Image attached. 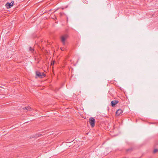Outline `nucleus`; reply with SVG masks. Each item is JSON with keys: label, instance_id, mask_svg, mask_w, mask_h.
Segmentation results:
<instances>
[{"label": "nucleus", "instance_id": "f03ea898", "mask_svg": "<svg viewBox=\"0 0 158 158\" xmlns=\"http://www.w3.org/2000/svg\"><path fill=\"white\" fill-rule=\"evenodd\" d=\"M89 122L92 127L94 126L95 121V119L91 117L89 118Z\"/></svg>", "mask_w": 158, "mask_h": 158}, {"label": "nucleus", "instance_id": "0eeeda50", "mask_svg": "<svg viewBox=\"0 0 158 158\" xmlns=\"http://www.w3.org/2000/svg\"><path fill=\"white\" fill-rule=\"evenodd\" d=\"M153 152L154 153H156L158 152V148L156 147L154 149Z\"/></svg>", "mask_w": 158, "mask_h": 158}, {"label": "nucleus", "instance_id": "20e7f679", "mask_svg": "<svg viewBox=\"0 0 158 158\" xmlns=\"http://www.w3.org/2000/svg\"><path fill=\"white\" fill-rule=\"evenodd\" d=\"M14 1H12L10 3H7L6 5V6L7 8H11V6H12L14 4Z\"/></svg>", "mask_w": 158, "mask_h": 158}, {"label": "nucleus", "instance_id": "f257e3e1", "mask_svg": "<svg viewBox=\"0 0 158 158\" xmlns=\"http://www.w3.org/2000/svg\"><path fill=\"white\" fill-rule=\"evenodd\" d=\"M68 37V35L67 34H65L61 37V41L63 45H65L66 40Z\"/></svg>", "mask_w": 158, "mask_h": 158}, {"label": "nucleus", "instance_id": "1a4fd4ad", "mask_svg": "<svg viewBox=\"0 0 158 158\" xmlns=\"http://www.w3.org/2000/svg\"><path fill=\"white\" fill-rule=\"evenodd\" d=\"M61 50L63 51L64 49V47H62V48H61Z\"/></svg>", "mask_w": 158, "mask_h": 158}, {"label": "nucleus", "instance_id": "9b49d317", "mask_svg": "<svg viewBox=\"0 0 158 158\" xmlns=\"http://www.w3.org/2000/svg\"><path fill=\"white\" fill-rule=\"evenodd\" d=\"M66 109H69V108H66Z\"/></svg>", "mask_w": 158, "mask_h": 158}, {"label": "nucleus", "instance_id": "39448f33", "mask_svg": "<svg viewBox=\"0 0 158 158\" xmlns=\"http://www.w3.org/2000/svg\"><path fill=\"white\" fill-rule=\"evenodd\" d=\"M123 112L122 109H118L116 112V114L117 116H118L121 114Z\"/></svg>", "mask_w": 158, "mask_h": 158}, {"label": "nucleus", "instance_id": "6e6552de", "mask_svg": "<svg viewBox=\"0 0 158 158\" xmlns=\"http://www.w3.org/2000/svg\"><path fill=\"white\" fill-rule=\"evenodd\" d=\"M29 50L31 51V52H33V53L34 50L32 47H30L29 48Z\"/></svg>", "mask_w": 158, "mask_h": 158}, {"label": "nucleus", "instance_id": "9d476101", "mask_svg": "<svg viewBox=\"0 0 158 158\" xmlns=\"http://www.w3.org/2000/svg\"><path fill=\"white\" fill-rule=\"evenodd\" d=\"M23 109H28V108H27V107H25V108H23ZM28 109H31V107H30V108H29Z\"/></svg>", "mask_w": 158, "mask_h": 158}, {"label": "nucleus", "instance_id": "7ed1b4c3", "mask_svg": "<svg viewBox=\"0 0 158 158\" xmlns=\"http://www.w3.org/2000/svg\"><path fill=\"white\" fill-rule=\"evenodd\" d=\"M36 74L37 76L40 78H42L45 76V74L44 73H40L39 71L36 72Z\"/></svg>", "mask_w": 158, "mask_h": 158}, {"label": "nucleus", "instance_id": "423d86ee", "mask_svg": "<svg viewBox=\"0 0 158 158\" xmlns=\"http://www.w3.org/2000/svg\"><path fill=\"white\" fill-rule=\"evenodd\" d=\"M118 102V100H114L111 102V104L112 106L114 107Z\"/></svg>", "mask_w": 158, "mask_h": 158}, {"label": "nucleus", "instance_id": "f8f14e48", "mask_svg": "<svg viewBox=\"0 0 158 158\" xmlns=\"http://www.w3.org/2000/svg\"><path fill=\"white\" fill-rule=\"evenodd\" d=\"M37 136H39V135Z\"/></svg>", "mask_w": 158, "mask_h": 158}]
</instances>
